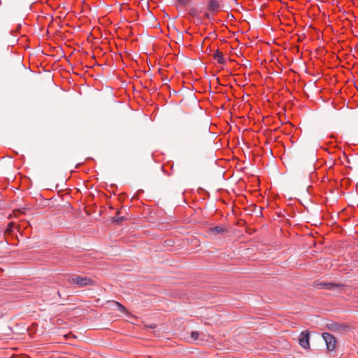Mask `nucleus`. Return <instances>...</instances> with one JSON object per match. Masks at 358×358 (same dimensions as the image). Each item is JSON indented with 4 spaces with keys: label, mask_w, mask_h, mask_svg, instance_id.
<instances>
[{
    "label": "nucleus",
    "mask_w": 358,
    "mask_h": 358,
    "mask_svg": "<svg viewBox=\"0 0 358 358\" xmlns=\"http://www.w3.org/2000/svg\"><path fill=\"white\" fill-rule=\"evenodd\" d=\"M9 224L10 225V227H13V223L12 222H10Z\"/></svg>",
    "instance_id": "obj_16"
},
{
    "label": "nucleus",
    "mask_w": 358,
    "mask_h": 358,
    "mask_svg": "<svg viewBox=\"0 0 358 358\" xmlns=\"http://www.w3.org/2000/svg\"><path fill=\"white\" fill-rule=\"evenodd\" d=\"M199 333L197 331H192L191 332V338L193 341H196L199 338Z\"/></svg>",
    "instance_id": "obj_11"
},
{
    "label": "nucleus",
    "mask_w": 358,
    "mask_h": 358,
    "mask_svg": "<svg viewBox=\"0 0 358 358\" xmlns=\"http://www.w3.org/2000/svg\"><path fill=\"white\" fill-rule=\"evenodd\" d=\"M113 304L114 306H115V308L119 310L120 311L121 313H127V308L122 306L121 303H118V302H116V301H114L113 302Z\"/></svg>",
    "instance_id": "obj_7"
},
{
    "label": "nucleus",
    "mask_w": 358,
    "mask_h": 358,
    "mask_svg": "<svg viewBox=\"0 0 358 358\" xmlns=\"http://www.w3.org/2000/svg\"><path fill=\"white\" fill-rule=\"evenodd\" d=\"M322 338L326 343L327 349L329 351H334L336 348V338L329 333H323Z\"/></svg>",
    "instance_id": "obj_2"
},
{
    "label": "nucleus",
    "mask_w": 358,
    "mask_h": 358,
    "mask_svg": "<svg viewBox=\"0 0 358 358\" xmlns=\"http://www.w3.org/2000/svg\"><path fill=\"white\" fill-rule=\"evenodd\" d=\"M343 284L330 283V282H320L317 284L318 288H324L328 290L334 289L337 288L343 287Z\"/></svg>",
    "instance_id": "obj_4"
},
{
    "label": "nucleus",
    "mask_w": 358,
    "mask_h": 358,
    "mask_svg": "<svg viewBox=\"0 0 358 358\" xmlns=\"http://www.w3.org/2000/svg\"><path fill=\"white\" fill-rule=\"evenodd\" d=\"M25 212V209H15L13 211V215L14 217H18L20 214H23Z\"/></svg>",
    "instance_id": "obj_10"
},
{
    "label": "nucleus",
    "mask_w": 358,
    "mask_h": 358,
    "mask_svg": "<svg viewBox=\"0 0 358 358\" xmlns=\"http://www.w3.org/2000/svg\"><path fill=\"white\" fill-rule=\"evenodd\" d=\"M210 231L213 235L220 234L225 231V229L221 226H217L210 229Z\"/></svg>",
    "instance_id": "obj_5"
},
{
    "label": "nucleus",
    "mask_w": 358,
    "mask_h": 358,
    "mask_svg": "<svg viewBox=\"0 0 358 358\" xmlns=\"http://www.w3.org/2000/svg\"><path fill=\"white\" fill-rule=\"evenodd\" d=\"M177 2L181 6H190L192 4V0H177Z\"/></svg>",
    "instance_id": "obj_9"
},
{
    "label": "nucleus",
    "mask_w": 358,
    "mask_h": 358,
    "mask_svg": "<svg viewBox=\"0 0 358 358\" xmlns=\"http://www.w3.org/2000/svg\"><path fill=\"white\" fill-rule=\"evenodd\" d=\"M214 59H217V62L219 64H223L224 62V59L223 57L222 53L219 52L218 50L213 55Z\"/></svg>",
    "instance_id": "obj_6"
},
{
    "label": "nucleus",
    "mask_w": 358,
    "mask_h": 358,
    "mask_svg": "<svg viewBox=\"0 0 358 358\" xmlns=\"http://www.w3.org/2000/svg\"><path fill=\"white\" fill-rule=\"evenodd\" d=\"M310 335L308 331H303L301 333L299 338V343L303 349L310 348Z\"/></svg>",
    "instance_id": "obj_3"
},
{
    "label": "nucleus",
    "mask_w": 358,
    "mask_h": 358,
    "mask_svg": "<svg viewBox=\"0 0 358 358\" xmlns=\"http://www.w3.org/2000/svg\"><path fill=\"white\" fill-rule=\"evenodd\" d=\"M113 219L114 222H120L122 220H123L124 219V217H114Z\"/></svg>",
    "instance_id": "obj_12"
},
{
    "label": "nucleus",
    "mask_w": 358,
    "mask_h": 358,
    "mask_svg": "<svg viewBox=\"0 0 358 358\" xmlns=\"http://www.w3.org/2000/svg\"><path fill=\"white\" fill-rule=\"evenodd\" d=\"M219 8V4L215 1H211L208 5V10L210 11H215Z\"/></svg>",
    "instance_id": "obj_8"
},
{
    "label": "nucleus",
    "mask_w": 358,
    "mask_h": 358,
    "mask_svg": "<svg viewBox=\"0 0 358 358\" xmlns=\"http://www.w3.org/2000/svg\"><path fill=\"white\" fill-rule=\"evenodd\" d=\"M68 282L71 285L76 284L80 287L94 285V280L87 276H75L70 278L68 279Z\"/></svg>",
    "instance_id": "obj_1"
},
{
    "label": "nucleus",
    "mask_w": 358,
    "mask_h": 358,
    "mask_svg": "<svg viewBox=\"0 0 358 358\" xmlns=\"http://www.w3.org/2000/svg\"><path fill=\"white\" fill-rule=\"evenodd\" d=\"M9 224L10 225V227H13V223L12 222H10Z\"/></svg>",
    "instance_id": "obj_15"
},
{
    "label": "nucleus",
    "mask_w": 358,
    "mask_h": 358,
    "mask_svg": "<svg viewBox=\"0 0 358 358\" xmlns=\"http://www.w3.org/2000/svg\"><path fill=\"white\" fill-rule=\"evenodd\" d=\"M205 17H206V18H208V19H210V15H209L208 13H206V14L205 15Z\"/></svg>",
    "instance_id": "obj_14"
},
{
    "label": "nucleus",
    "mask_w": 358,
    "mask_h": 358,
    "mask_svg": "<svg viewBox=\"0 0 358 358\" xmlns=\"http://www.w3.org/2000/svg\"><path fill=\"white\" fill-rule=\"evenodd\" d=\"M189 14L192 16H195L196 15V10L194 9H192L191 10Z\"/></svg>",
    "instance_id": "obj_13"
}]
</instances>
